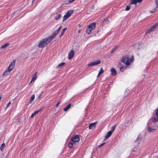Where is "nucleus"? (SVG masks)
<instances>
[{
    "label": "nucleus",
    "mask_w": 158,
    "mask_h": 158,
    "mask_svg": "<svg viewBox=\"0 0 158 158\" xmlns=\"http://www.w3.org/2000/svg\"><path fill=\"white\" fill-rule=\"evenodd\" d=\"M134 60L133 56H132L131 59H129L128 55L123 56L122 59V62L126 65L129 66L131 64V62H133Z\"/></svg>",
    "instance_id": "obj_1"
},
{
    "label": "nucleus",
    "mask_w": 158,
    "mask_h": 158,
    "mask_svg": "<svg viewBox=\"0 0 158 158\" xmlns=\"http://www.w3.org/2000/svg\"><path fill=\"white\" fill-rule=\"evenodd\" d=\"M80 140V137L78 135H76L73 137L69 143V146L70 148H72L73 145L75 142H77Z\"/></svg>",
    "instance_id": "obj_2"
},
{
    "label": "nucleus",
    "mask_w": 158,
    "mask_h": 158,
    "mask_svg": "<svg viewBox=\"0 0 158 158\" xmlns=\"http://www.w3.org/2000/svg\"><path fill=\"white\" fill-rule=\"evenodd\" d=\"M50 41L47 38L43 39L40 42L38 47L39 48H42L44 47L46 45L48 44Z\"/></svg>",
    "instance_id": "obj_3"
},
{
    "label": "nucleus",
    "mask_w": 158,
    "mask_h": 158,
    "mask_svg": "<svg viewBox=\"0 0 158 158\" xmlns=\"http://www.w3.org/2000/svg\"><path fill=\"white\" fill-rule=\"evenodd\" d=\"M96 27V23L93 22L91 23L86 29L85 32L88 34H90L91 31L94 29Z\"/></svg>",
    "instance_id": "obj_4"
},
{
    "label": "nucleus",
    "mask_w": 158,
    "mask_h": 158,
    "mask_svg": "<svg viewBox=\"0 0 158 158\" xmlns=\"http://www.w3.org/2000/svg\"><path fill=\"white\" fill-rule=\"evenodd\" d=\"M73 13V11L70 10L68 11L64 16L62 22L64 21L65 20L68 19L71 15Z\"/></svg>",
    "instance_id": "obj_5"
},
{
    "label": "nucleus",
    "mask_w": 158,
    "mask_h": 158,
    "mask_svg": "<svg viewBox=\"0 0 158 158\" xmlns=\"http://www.w3.org/2000/svg\"><path fill=\"white\" fill-rule=\"evenodd\" d=\"M15 60L13 61L12 62L10 63L9 66H8L7 69L9 70L10 71H11L14 68V66L15 65Z\"/></svg>",
    "instance_id": "obj_6"
},
{
    "label": "nucleus",
    "mask_w": 158,
    "mask_h": 158,
    "mask_svg": "<svg viewBox=\"0 0 158 158\" xmlns=\"http://www.w3.org/2000/svg\"><path fill=\"white\" fill-rule=\"evenodd\" d=\"M101 61L98 60L96 61H93L88 64V66H92L94 65H97L100 63Z\"/></svg>",
    "instance_id": "obj_7"
},
{
    "label": "nucleus",
    "mask_w": 158,
    "mask_h": 158,
    "mask_svg": "<svg viewBox=\"0 0 158 158\" xmlns=\"http://www.w3.org/2000/svg\"><path fill=\"white\" fill-rule=\"evenodd\" d=\"M74 53L73 50H71L69 53V59H72L74 56Z\"/></svg>",
    "instance_id": "obj_8"
},
{
    "label": "nucleus",
    "mask_w": 158,
    "mask_h": 158,
    "mask_svg": "<svg viewBox=\"0 0 158 158\" xmlns=\"http://www.w3.org/2000/svg\"><path fill=\"white\" fill-rule=\"evenodd\" d=\"M97 123V122H96L94 123H90L89 126V128L90 129H92L94 128L95 126Z\"/></svg>",
    "instance_id": "obj_9"
},
{
    "label": "nucleus",
    "mask_w": 158,
    "mask_h": 158,
    "mask_svg": "<svg viewBox=\"0 0 158 158\" xmlns=\"http://www.w3.org/2000/svg\"><path fill=\"white\" fill-rule=\"evenodd\" d=\"M57 34L54 32L52 33L51 36L48 37L47 38L49 40L51 41L52 38L54 37Z\"/></svg>",
    "instance_id": "obj_10"
},
{
    "label": "nucleus",
    "mask_w": 158,
    "mask_h": 158,
    "mask_svg": "<svg viewBox=\"0 0 158 158\" xmlns=\"http://www.w3.org/2000/svg\"><path fill=\"white\" fill-rule=\"evenodd\" d=\"M10 71L7 69L6 70L3 74L2 76L3 77H6L10 74Z\"/></svg>",
    "instance_id": "obj_11"
},
{
    "label": "nucleus",
    "mask_w": 158,
    "mask_h": 158,
    "mask_svg": "<svg viewBox=\"0 0 158 158\" xmlns=\"http://www.w3.org/2000/svg\"><path fill=\"white\" fill-rule=\"evenodd\" d=\"M110 71L111 72V74L113 76H115L116 75V71L114 68H111Z\"/></svg>",
    "instance_id": "obj_12"
},
{
    "label": "nucleus",
    "mask_w": 158,
    "mask_h": 158,
    "mask_svg": "<svg viewBox=\"0 0 158 158\" xmlns=\"http://www.w3.org/2000/svg\"><path fill=\"white\" fill-rule=\"evenodd\" d=\"M42 109H39L38 110H37L35 111L34 113H32V114L31 115V118H33L34 115H35L36 114H37V113H39V112L41 110H42Z\"/></svg>",
    "instance_id": "obj_13"
},
{
    "label": "nucleus",
    "mask_w": 158,
    "mask_h": 158,
    "mask_svg": "<svg viewBox=\"0 0 158 158\" xmlns=\"http://www.w3.org/2000/svg\"><path fill=\"white\" fill-rule=\"evenodd\" d=\"M112 131H109L107 133V134L105 136V138L107 139L109 138L112 134Z\"/></svg>",
    "instance_id": "obj_14"
},
{
    "label": "nucleus",
    "mask_w": 158,
    "mask_h": 158,
    "mask_svg": "<svg viewBox=\"0 0 158 158\" xmlns=\"http://www.w3.org/2000/svg\"><path fill=\"white\" fill-rule=\"evenodd\" d=\"M71 104H69L66 107L64 108L63 110L65 111H67L71 107Z\"/></svg>",
    "instance_id": "obj_15"
},
{
    "label": "nucleus",
    "mask_w": 158,
    "mask_h": 158,
    "mask_svg": "<svg viewBox=\"0 0 158 158\" xmlns=\"http://www.w3.org/2000/svg\"><path fill=\"white\" fill-rule=\"evenodd\" d=\"M148 130L150 132H153L156 130L155 129L152 128L150 127H148Z\"/></svg>",
    "instance_id": "obj_16"
},
{
    "label": "nucleus",
    "mask_w": 158,
    "mask_h": 158,
    "mask_svg": "<svg viewBox=\"0 0 158 158\" xmlns=\"http://www.w3.org/2000/svg\"><path fill=\"white\" fill-rule=\"evenodd\" d=\"M9 45V44L8 43H6L5 44H4L2 45L1 46V48H5L8 46Z\"/></svg>",
    "instance_id": "obj_17"
},
{
    "label": "nucleus",
    "mask_w": 158,
    "mask_h": 158,
    "mask_svg": "<svg viewBox=\"0 0 158 158\" xmlns=\"http://www.w3.org/2000/svg\"><path fill=\"white\" fill-rule=\"evenodd\" d=\"M62 15L60 14H59L55 17V19L56 20H58L61 17Z\"/></svg>",
    "instance_id": "obj_18"
},
{
    "label": "nucleus",
    "mask_w": 158,
    "mask_h": 158,
    "mask_svg": "<svg viewBox=\"0 0 158 158\" xmlns=\"http://www.w3.org/2000/svg\"><path fill=\"white\" fill-rule=\"evenodd\" d=\"M37 73L36 72L35 73V76H34V77L31 79V82L29 84H31L32 81H34L36 80V79L37 78V77H36Z\"/></svg>",
    "instance_id": "obj_19"
},
{
    "label": "nucleus",
    "mask_w": 158,
    "mask_h": 158,
    "mask_svg": "<svg viewBox=\"0 0 158 158\" xmlns=\"http://www.w3.org/2000/svg\"><path fill=\"white\" fill-rule=\"evenodd\" d=\"M137 2V0H131L130 4H135L136 5Z\"/></svg>",
    "instance_id": "obj_20"
},
{
    "label": "nucleus",
    "mask_w": 158,
    "mask_h": 158,
    "mask_svg": "<svg viewBox=\"0 0 158 158\" xmlns=\"http://www.w3.org/2000/svg\"><path fill=\"white\" fill-rule=\"evenodd\" d=\"M104 72V71L103 69L102 68H101L100 69V71H99V73L98 74V75L97 77H98L100 76V75L102 73H103V72Z\"/></svg>",
    "instance_id": "obj_21"
},
{
    "label": "nucleus",
    "mask_w": 158,
    "mask_h": 158,
    "mask_svg": "<svg viewBox=\"0 0 158 158\" xmlns=\"http://www.w3.org/2000/svg\"><path fill=\"white\" fill-rule=\"evenodd\" d=\"M35 98V95L34 94L32 95L31 98L29 102L30 103H31L34 100Z\"/></svg>",
    "instance_id": "obj_22"
},
{
    "label": "nucleus",
    "mask_w": 158,
    "mask_h": 158,
    "mask_svg": "<svg viewBox=\"0 0 158 158\" xmlns=\"http://www.w3.org/2000/svg\"><path fill=\"white\" fill-rule=\"evenodd\" d=\"M118 47V45H117L111 51V53L112 54L114 52L115 50H116L117 48Z\"/></svg>",
    "instance_id": "obj_23"
},
{
    "label": "nucleus",
    "mask_w": 158,
    "mask_h": 158,
    "mask_svg": "<svg viewBox=\"0 0 158 158\" xmlns=\"http://www.w3.org/2000/svg\"><path fill=\"white\" fill-rule=\"evenodd\" d=\"M65 63L64 62H62L60 64H59L57 66L56 68H58L59 67L62 66L63 65L65 64Z\"/></svg>",
    "instance_id": "obj_24"
},
{
    "label": "nucleus",
    "mask_w": 158,
    "mask_h": 158,
    "mask_svg": "<svg viewBox=\"0 0 158 158\" xmlns=\"http://www.w3.org/2000/svg\"><path fill=\"white\" fill-rule=\"evenodd\" d=\"M116 125H117L115 124L114 126H112L111 128V130L110 131H112V133L113 131H114V130L115 129Z\"/></svg>",
    "instance_id": "obj_25"
},
{
    "label": "nucleus",
    "mask_w": 158,
    "mask_h": 158,
    "mask_svg": "<svg viewBox=\"0 0 158 158\" xmlns=\"http://www.w3.org/2000/svg\"><path fill=\"white\" fill-rule=\"evenodd\" d=\"M66 29H67L66 28H65L64 29H63V31L60 34V37L61 36L64 34V33L65 31L66 30Z\"/></svg>",
    "instance_id": "obj_26"
},
{
    "label": "nucleus",
    "mask_w": 158,
    "mask_h": 158,
    "mask_svg": "<svg viewBox=\"0 0 158 158\" xmlns=\"http://www.w3.org/2000/svg\"><path fill=\"white\" fill-rule=\"evenodd\" d=\"M5 147V144L4 143H3L2 144L1 146V147L0 149L1 151H3V150Z\"/></svg>",
    "instance_id": "obj_27"
},
{
    "label": "nucleus",
    "mask_w": 158,
    "mask_h": 158,
    "mask_svg": "<svg viewBox=\"0 0 158 158\" xmlns=\"http://www.w3.org/2000/svg\"><path fill=\"white\" fill-rule=\"evenodd\" d=\"M153 122L154 123H156L158 122V118L153 117Z\"/></svg>",
    "instance_id": "obj_28"
},
{
    "label": "nucleus",
    "mask_w": 158,
    "mask_h": 158,
    "mask_svg": "<svg viewBox=\"0 0 158 158\" xmlns=\"http://www.w3.org/2000/svg\"><path fill=\"white\" fill-rule=\"evenodd\" d=\"M109 22V21L108 19H104L103 21V23H107Z\"/></svg>",
    "instance_id": "obj_29"
},
{
    "label": "nucleus",
    "mask_w": 158,
    "mask_h": 158,
    "mask_svg": "<svg viewBox=\"0 0 158 158\" xmlns=\"http://www.w3.org/2000/svg\"><path fill=\"white\" fill-rule=\"evenodd\" d=\"M140 135L139 134V135L137 137L136 140V141H139L140 139Z\"/></svg>",
    "instance_id": "obj_30"
},
{
    "label": "nucleus",
    "mask_w": 158,
    "mask_h": 158,
    "mask_svg": "<svg viewBox=\"0 0 158 158\" xmlns=\"http://www.w3.org/2000/svg\"><path fill=\"white\" fill-rule=\"evenodd\" d=\"M155 4L156 5V8H157L158 7V0H155Z\"/></svg>",
    "instance_id": "obj_31"
},
{
    "label": "nucleus",
    "mask_w": 158,
    "mask_h": 158,
    "mask_svg": "<svg viewBox=\"0 0 158 158\" xmlns=\"http://www.w3.org/2000/svg\"><path fill=\"white\" fill-rule=\"evenodd\" d=\"M120 71L122 72H123L124 70V68L122 67H120Z\"/></svg>",
    "instance_id": "obj_32"
},
{
    "label": "nucleus",
    "mask_w": 158,
    "mask_h": 158,
    "mask_svg": "<svg viewBox=\"0 0 158 158\" xmlns=\"http://www.w3.org/2000/svg\"><path fill=\"white\" fill-rule=\"evenodd\" d=\"M130 7L129 6H126V8H125V10L126 11H128L130 10Z\"/></svg>",
    "instance_id": "obj_33"
},
{
    "label": "nucleus",
    "mask_w": 158,
    "mask_h": 158,
    "mask_svg": "<svg viewBox=\"0 0 158 158\" xmlns=\"http://www.w3.org/2000/svg\"><path fill=\"white\" fill-rule=\"evenodd\" d=\"M157 9V8H156L155 7L154 10H153L150 11V12L151 13H154L155 12V11Z\"/></svg>",
    "instance_id": "obj_34"
},
{
    "label": "nucleus",
    "mask_w": 158,
    "mask_h": 158,
    "mask_svg": "<svg viewBox=\"0 0 158 158\" xmlns=\"http://www.w3.org/2000/svg\"><path fill=\"white\" fill-rule=\"evenodd\" d=\"M154 28H155L154 27L152 26L150 29H149L152 32L153 31Z\"/></svg>",
    "instance_id": "obj_35"
},
{
    "label": "nucleus",
    "mask_w": 158,
    "mask_h": 158,
    "mask_svg": "<svg viewBox=\"0 0 158 158\" xmlns=\"http://www.w3.org/2000/svg\"><path fill=\"white\" fill-rule=\"evenodd\" d=\"M151 32L149 29H148L147 31L146 32V34H148Z\"/></svg>",
    "instance_id": "obj_36"
},
{
    "label": "nucleus",
    "mask_w": 158,
    "mask_h": 158,
    "mask_svg": "<svg viewBox=\"0 0 158 158\" xmlns=\"http://www.w3.org/2000/svg\"><path fill=\"white\" fill-rule=\"evenodd\" d=\"M155 28L156 26H158V22L156 23L153 26Z\"/></svg>",
    "instance_id": "obj_37"
},
{
    "label": "nucleus",
    "mask_w": 158,
    "mask_h": 158,
    "mask_svg": "<svg viewBox=\"0 0 158 158\" xmlns=\"http://www.w3.org/2000/svg\"><path fill=\"white\" fill-rule=\"evenodd\" d=\"M156 116H158V108L156 110Z\"/></svg>",
    "instance_id": "obj_38"
},
{
    "label": "nucleus",
    "mask_w": 158,
    "mask_h": 158,
    "mask_svg": "<svg viewBox=\"0 0 158 158\" xmlns=\"http://www.w3.org/2000/svg\"><path fill=\"white\" fill-rule=\"evenodd\" d=\"M60 102H58L57 103V104H56V106L57 107H58V106H59V105L60 104Z\"/></svg>",
    "instance_id": "obj_39"
},
{
    "label": "nucleus",
    "mask_w": 158,
    "mask_h": 158,
    "mask_svg": "<svg viewBox=\"0 0 158 158\" xmlns=\"http://www.w3.org/2000/svg\"><path fill=\"white\" fill-rule=\"evenodd\" d=\"M10 104H11V103H10V102H9L7 105L6 108L8 107Z\"/></svg>",
    "instance_id": "obj_40"
},
{
    "label": "nucleus",
    "mask_w": 158,
    "mask_h": 158,
    "mask_svg": "<svg viewBox=\"0 0 158 158\" xmlns=\"http://www.w3.org/2000/svg\"><path fill=\"white\" fill-rule=\"evenodd\" d=\"M59 31L58 30L54 31V32H55L57 34L59 33Z\"/></svg>",
    "instance_id": "obj_41"
},
{
    "label": "nucleus",
    "mask_w": 158,
    "mask_h": 158,
    "mask_svg": "<svg viewBox=\"0 0 158 158\" xmlns=\"http://www.w3.org/2000/svg\"><path fill=\"white\" fill-rule=\"evenodd\" d=\"M142 0H137V2H140Z\"/></svg>",
    "instance_id": "obj_42"
},
{
    "label": "nucleus",
    "mask_w": 158,
    "mask_h": 158,
    "mask_svg": "<svg viewBox=\"0 0 158 158\" xmlns=\"http://www.w3.org/2000/svg\"><path fill=\"white\" fill-rule=\"evenodd\" d=\"M104 143H102V144H101L100 145V146H102L103 145V144H104Z\"/></svg>",
    "instance_id": "obj_43"
},
{
    "label": "nucleus",
    "mask_w": 158,
    "mask_h": 158,
    "mask_svg": "<svg viewBox=\"0 0 158 158\" xmlns=\"http://www.w3.org/2000/svg\"><path fill=\"white\" fill-rule=\"evenodd\" d=\"M62 27V26H60L59 28L60 29H61Z\"/></svg>",
    "instance_id": "obj_44"
},
{
    "label": "nucleus",
    "mask_w": 158,
    "mask_h": 158,
    "mask_svg": "<svg viewBox=\"0 0 158 158\" xmlns=\"http://www.w3.org/2000/svg\"><path fill=\"white\" fill-rule=\"evenodd\" d=\"M60 29L59 28H58V30L59 31H60Z\"/></svg>",
    "instance_id": "obj_45"
},
{
    "label": "nucleus",
    "mask_w": 158,
    "mask_h": 158,
    "mask_svg": "<svg viewBox=\"0 0 158 158\" xmlns=\"http://www.w3.org/2000/svg\"><path fill=\"white\" fill-rule=\"evenodd\" d=\"M78 32H79V33H80V32H81V31H80V30H79V31H78Z\"/></svg>",
    "instance_id": "obj_46"
},
{
    "label": "nucleus",
    "mask_w": 158,
    "mask_h": 158,
    "mask_svg": "<svg viewBox=\"0 0 158 158\" xmlns=\"http://www.w3.org/2000/svg\"><path fill=\"white\" fill-rule=\"evenodd\" d=\"M1 97H0V101L1 100Z\"/></svg>",
    "instance_id": "obj_47"
}]
</instances>
